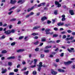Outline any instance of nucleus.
Returning <instances> with one entry per match:
<instances>
[{
	"label": "nucleus",
	"mask_w": 75,
	"mask_h": 75,
	"mask_svg": "<svg viewBox=\"0 0 75 75\" xmlns=\"http://www.w3.org/2000/svg\"><path fill=\"white\" fill-rule=\"evenodd\" d=\"M45 32H46V34H51V35L53 34L52 32L50 33V31H51L50 29H46L45 30Z\"/></svg>",
	"instance_id": "nucleus-1"
},
{
	"label": "nucleus",
	"mask_w": 75,
	"mask_h": 75,
	"mask_svg": "<svg viewBox=\"0 0 75 75\" xmlns=\"http://www.w3.org/2000/svg\"><path fill=\"white\" fill-rule=\"evenodd\" d=\"M42 62H40L39 63V64L38 65V66L39 67H38V71H41V67H42Z\"/></svg>",
	"instance_id": "nucleus-2"
},
{
	"label": "nucleus",
	"mask_w": 75,
	"mask_h": 75,
	"mask_svg": "<svg viewBox=\"0 0 75 75\" xmlns=\"http://www.w3.org/2000/svg\"><path fill=\"white\" fill-rule=\"evenodd\" d=\"M4 33L7 35H9V34H10L11 33V30H8L6 31H5L4 32Z\"/></svg>",
	"instance_id": "nucleus-3"
},
{
	"label": "nucleus",
	"mask_w": 75,
	"mask_h": 75,
	"mask_svg": "<svg viewBox=\"0 0 75 75\" xmlns=\"http://www.w3.org/2000/svg\"><path fill=\"white\" fill-rule=\"evenodd\" d=\"M64 64L66 65H69V64H71V63H72V61H69L67 62H64Z\"/></svg>",
	"instance_id": "nucleus-4"
},
{
	"label": "nucleus",
	"mask_w": 75,
	"mask_h": 75,
	"mask_svg": "<svg viewBox=\"0 0 75 75\" xmlns=\"http://www.w3.org/2000/svg\"><path fill=\"white\" fill-rule=\"evenodd\" d=\"M55 4L57 5L58 7H60L61 6V4H59V3L58 2L56 1L55 2Z\"/></svg>",
	"instance_id": "nucleus-5"
},
{
	"label": "nucleus",
	"mask_w": 75,
	"mask_h": 75,
	"mask_svg": "<svg viewBox=\"0 0 75 75\" xmlns=\"http://www.w3.org/2000/svg\"><path fill=\"white\" fill-rule=\"evenodd\" d=\"M70 50L69 49H67V50L69 51V52H72V51L74 50V48H71L70 49Z\"/></svg>",
	"instance_id": "nucleus-6"
},
{
	"label": "nucleus",
	"mask_w": 75,
	"mask_h": 75,
	"mask_svg": "<svg viewBox=\"0 0 75 75\" xmlns=\"http://www.w3.org/2000/svg\"><path fill=\"white\" fill-rule=\"evenodd\" d=\"M51 74H52L53 75H56V74H57V72L56 71H51Z\"/></svg>",
	"instance_id": "nucleus-7"
},
{
	"label": "nucleus",
	"mask_w": 75,
	"mask_h": 75,
	"mask_svg": "<svg viewBox=\"0 0 75 75\" xmlns=\"http://www.w3.org/2000/svg\"><path fill=\"white\" fill-rule=\"evenodd\" d=\"M2 74H4V73H5L6 72V71H7V70L5 69L4 70V69L2 68Z\"/></svg>",
	"instance_id": "nucleus-8"
},
{
	"label": "nucleus",
	"mask_w": 75,
	"mask_h": 75,
	"mask_svg": "<svg viewBox=\"0 0 75 75\" xmlns=\"http://www.w3.org/2000/svg\"><path fill=\"white\" fill-rule=\"evenodd\" d=\"M39 28H40V26H36L33 27V30H35L36 29Z\"/></svg>",
	"instance_id": "nucleus-9"
},
{
	"label": "nucleus",
	"mask_w": 75,
	"mask_h": 75,
	"mask_svg": "<svg viewBox=\"0 0 75 75\" xmlns=\"http://www.w3.org/2000/svg\"><path fill=\"white\" fill-rule=\"evenodd\" d=\"M15 57L14 56L11 57H8L7 58V59H14Z\"/></svg>",
	"instance_id": "nucleus-10"
},
{
	"label": "nucleus",
	"mask_w": 75,
	"mask_h": 75,
	"mask_svg": "<svg viewBox=\"0 0 75 75\" xmlns=\"http://www.w3.org/2000/svg\"><path fill=\"white\" fill-rule=\"evenodd\" d=\"M64 24V23H57V25L58 26H61V25H63Z\"/></svg>",
	"instance_id": "nucleus-11"
},
{
	"label": "nucleus",
	"mask_w": 75,
	"mask_h": 75,
	"mask_svg": "<svg viewBox=\"0 0 75 75\" xmlns=\"http://www.w3.org/2000/svg\"><path fill=\"white\" fill-rule=\"evenodd\" d=\"M48 18L45 17H44L41 18V20L42 21H44V20H47Z\"/></svg>",
	"instance_id": "nucleus-12"
},
{
	"label": "nucleus",
	"mask_w": 75,
	"mask_h": 75,
	"mask_svg": "<svg viewBox=\"0 0 75 75\" xmlns=\"http://www.w3.org/2000/svg\"><path fill=\"white\" fill-rule=\"evenodd\" d=\"M34 8V6H33L31 8H29L28 9V12H29L30 11H31V10H33Z\"/></svg>",
	"instance_id": "nucleus-13"
},
{
	"label": "nucleus",
	"mask_w": 75,
	"mask_h": 75,
	"mask_svg": "<svg viewBox=\"0 0 75 75\" xmlns=\"http://www.w3.org/2000/svg\"><path fill=\"white\" fill-rule=\"evenodd\" d=\"M16 2V0H11V4H14Z\"/></svg>",
	"instance_id": "nucleus-14"
},
{
	"label": "nucleus",
	"mask_w": 75,
	"mask_h": 75,
	"mask_svg": "<svg viewBox=\"0 0 75 75\" xmlns=\"http://www.w3.org/2000/svg\"><path fill=\"white\" fill-rule=\"evenodd\" d=\"M24 51V49H20L18 50L17 51V52H23V51Z\"/></svg>",
	"instance_id": "nucleus-15"
},
{
	"label": "nucleus",
	"mask_w": 75,
	"mask_h": 75,
	"mask_svg": "<svg viewBox=\"0 0 75 75\" xmlns=\"http://www.w3.org/2000/svg\"><path fill=\"white\" fill-rule=\"evenodd\" d=\"M69 12L70 13L71 15H74V11L73 10H70L69 11Z\"/></svg>",
	"instance_id": "nucleus-16"
},
{
	"label": "nucleus",
	"mask_w": 75,
	"mask_h": 75,
	"mask_svg": "<svg viewBox=\"0 0 75 75\" xmlns=\"http://www.w3.org/2000/svg\"><path fill=\"white\" fill-rule=\"evenodd\" d=\"M58 71L60 72H65V71L62 69H58Z\"/></svg>",
	"instance_id": "nucleus-17"
},
{
	"label": "nucleus",
	"mask_w": 75,
	"mask_h": 75,
	"mask_svg": "<svg viewBox=\"0 0 75 75\" xmlns=\"http://www.w3.org/2000/svg\"><path fill=\"white\" fill-rule=\"evenodd\" d=\"M16 8V6H13V7H12L10 9H9V11H11V10H13Z\"/></svg>",
	"instance_id": "nucleus-18"
},
{
	"label": "nucleus",
	"mask_w": 75,
	"mask_h": 75,
	"mask_svg": "<svg viewBox=\"0 0 75 75\" xmlns=\"http://www.w3.org/2000/svg\"><path fill=\"white\" fill-rule=\"evenodd\" d=\"M31 35H33L35 36V35H38V33H33Z\"/></svg>",
	"instance_id": "nucleus-19"
},
{
	"label": "nucleus",
	"mask_w": 75,
	"mask_h": 75,
	"mask_svg": "<svg viewBox=\"0 0 75 75\" xmlns=\"http://www.w3.org/2000/svg\"><path fill=\"white\" fill-rule=\"evenodd\" d=\"M21 3V4H23V1H22V0H19L18 1V3Z\"/></svg>",
	"instance_id": "nucleus-20"
},
{
	"label": "nucleus",
	"mask_w": 75,
	"mask_h": 75,
	"mask_svg": "<svg viewBox=\"0 0 75 75\" xmlns=\"http://www.w3.org/2000/svg\"><path fill=\"white\" fill-rule=\"evenodd\" d=\"M51 48V46H47L45 47V49H48V48Z\"/></svg>",
	"instance_id": "nucleus-21"
},
{
	"label": "nucleus",
	"mask_w": 75,
	"mask_h": 75,
	"mask_svg": "<svg viewBox=\"0 0 75 75\" xmlns=\"http://www.w3.org/2000/svg\"><path fill=\"white\" fill-rule=\"evenodd\" d=\"M34 64L35 65H36V64H37L36 63L37 61V59H34Z\"/></svg>",
	"instance_id": "nucleus-22"
},
{
	"label": "nucleus",
	"mask_w": 75,
	"mask_h": 75,
	"mask_svg": "<svg viewBox=\"0 0 75 75\" xmlns=\"http://www.w3.org/2000/svg\"><path fill=\"white\" fill-rule=\"evenodd\" d=\"M14 32H15V30L14 29H12L11 30V33H14Z\"/></svg>",
	"instance_id": "nucleus-23"
},
{
	"label": "nucleus",
	"mask_w": 75,
	"mask_h": 75,
	"mask_svg": "<svg viewBox=\"0 0 75 75\" xmlns=\"http://www.w3.org/2000/svg\"><path fill=\"white\" fill-rule=\"evenodd\" d=\"M35 67H36V65H35V64L33 66V65L31 66L30 67L32 68H34Z\"/></svg>",
	"instance_id": "nucleus-24"
},
{
	"label": "nucleus",
	"mask_w": 75,
	"mask_h": 75,
	"mask_svg": "<svg viewBox=\"0 0 75 75\" xmlns=\"http://www.w3.org/2000/svg\"><path fill=\"white\" fill-rule=\"evenodd\" d=\"M25 41H27L28 40V37L27 36L25 38H24Z\"/></svg>",
	"instance_id": "nucleus-25"
},
{
	"label": "nucleus",
	"mask_w": 75,
	"mask_h": 75,
	"mask_svg": "<svg viewBox=\"0 0 75 75\" xmlns=\"http://www.w3.org/2000/svg\"><path fill=\"white\" fill-rule=\"evenodd\" d=\"M38 42H39L38 41H37L36 42H34V44L35 45H37V44H38Z\"/></svg>",
	"instance_id": "nucleus-26"
},
{
	"label": "nucleus",
	"mask_w": 75,
	"mask_h": 75,
	"mask_svg": "<svg viewBox=\"0 0 75 75\" xmlns=\"http://www.w3.org/2000/svg\"><path fill=\"white\" fill-rule=\"evenodd\" d=\"M28 72H29V71H27V72H24V74H26V75H28Z\"/></svg>",
	"instance_id": "nucleus-27"
},
{
	"label": "nucleus",
	"mask_w": 75,
	"mask_h": 75,
	"mask_svg": "<svg viewBox=\"0 0 75 75\" xmlns=\"http://www.w3.org/2000/svg\"><path fill=\"white\" fill-rule=\"evenodd\" d=\"M16 43L15 42H13L11 43V45L12 46H13V45H14Z\"/></svg>",
	"instance_id": "nucleus-28"
},
{
	"label": "nucleus",
	"mask_w": 75,
	"mask_h": 75,
	"mask_svg": "<svg viewBox=\"0 0 75 75\" xmlns=\"http://www.w3.org/2000/svg\"><path fill=\"white\" fill-rule=\"evenodd\" d=\"M2 53H3V54H6V53H7V51H6V50L3 51L2 52Z\"/></svg>",
	"instance_id": "nucleus-29"
},
{
	"label": "nucleus",
	"mask_w": 75,
	"mask_h": 75,
	"mask_svg": "<svg viewBox=\"0 0 75 75\" xmlns=\"http://www.w3.org/2000/svg\"><path fill=\"white\" fill-rule=\"evenodd\" d=\"M53 30L55 31H58V29L57 28H54Z\"/></svg>",
	"instance_id": "nucleus-30"
},
{
	"label": "nucleus",
	"mask_w": 75,
	"mask_h": 75,
	"mask_svg": "<svg viewBox=\"0 0 75 75\" xmlns=\"http://www.w3.org/2000/svg\"><path fill=\"white\" fill-rule=\"evenodd\" d=\"M26 69H27V68L25 67L23 69H22L21 70V71H25Z\"/></svg>",
	"instance_id": "nucleus-31"
},
{
	"label": "nucleus",
	"mask_w": 75,
	"mask_h": 75,
	"mask_svg": "<svg viewBox=\"0 0 75 75\" xmlns=\"http://www.w3.org/2000/svg\"><path fill=\"white\" fill-rule=\"evenodd\" d=\"M44 51L45 52L47 53V52H49L50 51L49 50H45Z\"/></svg>",
	"instance_id": "nucleus-32"
},
{
	"label": "nucleus",
	"mask_w": 75,
	"mask_h": 75,
	"mask_svg": "<svg viewBox=\"0 0 75 75\" xmlns=\"http://www.w3.org/2000/svg\"><path fill=\"white\" fill-rule=\"evenodd\" d=\"M67 31L68 33H72V31L70 30H67Z\"/></svg>",
	"instance_id": "nucleus-33"
},
{
	"label": "nucleus",
	"mask_w": 75,
	"mask_h": 75,
	"mask_svg": "<svg viewBox=\"0 0 75 75\" xmlns=\"http://www.w3.org/2000/svg\"><path fill=\"white\" fill-rule=\"evenodd\" d=\"M33 75H36L37 74V72L36 71H34L33 73Z\"/></svg>",
	"instance_id": "nucleus-34"
},
{
	"label": "nucleus",
	"mask_w": 75,
	"mask_h": 75,
	"mask_svg": "<svg viewBox=\"0 0 75 75\" xmlns=\"http://www.w3.org/2000/svg\"><path fill=\"white\" fill-rule=\"evenodd\" d=\"M8 65H9V66H11V65H12V63L11 62H8Z\"/></svg>",
	"instance_id": "nucleus-35"
},
{
	"label": "nucleus",
	"mask_w": 75,
	"mask_h": 75,
	"mask_svg": "<svg viewBox=\"0 0 75 75\" xmlns=\"http://www.w3.org/2000/svg\"><path fill=\"white\" fill-rule=\"evenodd\" d=\"M16 19L15 18H14L11 19V21H16Z\"/></svg>",
	"instance_id": "nucleus-36"
},
{
	"label": "nucleus",
	"mask_w": 75,
	"mask_h": 75,
	"mask_svg": "<svg viewBox=\"0 0 75 75\" xmlns=\"http://www.w3.org/2000/svg\"><path fill=\"white\" fill-rule=\"evenodd\" d=\"M41 41L42 42H43L44 41H46V39H42L41 40Z\"/></svg>",
	"instance_id": "nucleus-37"
},
{
	"label": "nucleus",
	"mask_w": 75,
	"mask_h": 75,
	"mask_svg": "<svg viewBox=\"0 0 75 75\" xmlns=\"http://www.w3.org/2000/svg\"><path fill=\"white\" fill-rule=\"evenodd\" d=\"M24 38V37L23 36H21L19 37V40H21V39H23Z\"/></svg>",
	"instance_id": "nucleus-38"
},
{
	"label": "nucleus",
	"mask_w": 75,
	"mask_h": 75,
	"mask_svg": "<svg viewBox=\"0 0 75 75\" xmlns=\"http://www.w3.org/2000/svg\"><path fill=\"white\" fill-rule=\"evenodd\" d=\"M53 37H58V35L54 34L53 35Z\"/></svg>",
	"instance_id": "nucleus-39"
},
{
	"label": "nucleus",
	"mask_w": 75,
	"mask_h": 75,
	"mask_svg": "<svg viewBox=\"0 0 75 75\" xmlns=\"http://www.w3.org/2000/svg\"><path fill=\"white\" fill-rule=\"evenodd\" d=\"M18 69H15L14 70V71L15 72H18Z\"/></svg>",
	"instance_id": "nucleus-40"
},
{
	"label": "nucleus",
	"mask_w": 75,
	"mask_h": 75,
	"mask_svg": "<svg viewBox=\"0 0 75 75\" xmlns=\"http://www.w3.org/2000/svg\"><path fill=\"white\" fill-rule=\"evenodd\" d=\"M66 20L65 18H62V21H65Z\"/></svg>",
	"instance_id": "nucleus-41"
},
{
	"label": "nucleus",
	"mask_w": 75,
	"mask_h": 75,
	"mask_svg": "<svg viewBox=\"0 0 75 75\" xmlns=\"http://www.w3.org/2000/svg\"><path fill=\"white\" fill-rule=\"evenodd\" d=\"M14 74V72H11L9 73V75H13Z\"/></svg>",
	"instance_id": "nucleus-42"
},
{
	"label": "nucleus",
	"mask_w": 75,
	"mask_h": 75,
	"mask_svg": "<svg viewBox=\"0 0 75 75\" xmlns=\"http://www.w3.org/2000/svg\"><path fill=\"white\" fill-rule=\"evenodd\" d=\"M33 60H30V63H29L30 65H31V64H32V63H33Z\"/></svg>",
	"instance_id": "nucleus-43"
},
{
	"label": "nucleus",
	"mask_w": 75,
	"mask_h": 75,
	"mask_svg": "<svg viewBox=\"0 0 75 75\" xmlns=\"http://www.w3.org/2000/svg\"><path fill=\"white\" fill-rule=\"evenodd\" d=\"M40 14V12H38L36 13V16H38Z\"/></svg>",
	"instance_id": "nucleus-44"
},
{
	"label": "nucleus",
	"mask_w": 75,
	"mask_h": 75,
	"mask_svg": "<svg viewBox=\"0 0 75 75\" xmlns=\"http://www.w3.org/2000/svg\"><path fill=\"white\" fill-rule=\"evenodd\" d=\"M13 11H11L10 12H9L8 13V14H9V15H10V14H11V13H13Z\"/></svg>",
	"instance_id": "nucleus-45"
},
{
	"label": "nucleus",
	"mask_w": 75,
	"mask_h": 75,
	"mask_svg": "<svg viewBox=\"0 0 75 75\" xmlns=\"http://www.w3.org/2000/svg\"><path fill=\"white\" fill-rule=\"evenodd\" d=\"M61 33L62 34H66V33H67V32H66L65 31H63V32H62Z\"/></svg>",
	"instance_id": "nucleus-46"
},
{
	"label": "nucleus",
	"mask_w": 75,
	"mask_h": 75,
	"mask_svg": "<svg viewBox=\"0 0 75 75\" xmlns=\"http://www.w3.org/2000/svg\"><path fill=\"white\" fill-rule=\"evenodd\" d=\"M59 61V60L58 59H57L56 60V62H58Z\"/></svg>",
	"instance_id": "nucleus-47"
},
{
	"label": "nucleus",
	"mask_w": 75,
	"mask_h": 75,
	"mask_svg": "<svg viewBox=\"0 0 75 75\" xmlns=\"http://www.w3.org/2000/svg\"><path fill=\"white\" fill-rule=\"evenodd\" d=\"M57 10H56L55 11H54V14H57Z\"/></svg>",
	"instance_id": "nucleus-48"
},
{
	"label": "nucleus",
	"mask_w": 75,
	"mask_h": 75,
	"mask_svg": "<svg viewBox=\"0 0 75 75\" xmlns=\"http://www.w3.org/2000/svg\"><path fill=\"white\" fill-rule=\"evenodd\" d=\"M54 41H52L49 42V43H54Z\"/></svg>",
	"instance_id": "nucleus-49"
},
{
	"label": "nucleus",
	"mask_w": 75,
	"mask_h": 75,
	"mask_svg": "<svg viewBox=\"0 0 75 75\" xmlns=\"http://www.w3.org/2000/svg\"><path fill=\"white\" fill-rule=\"evenodd\" d=\"M5 38V36L4 35H3L1 38V39H3V38Z\"/></svg>",
	"instance_id": "nucleus-50"
},
{
	"label": "nucleus",
	"mask_w": 75,
	"mask_h": 75,
	"mask_svg": "<svg viewBox=\"0 0 75 75\" xmlns=\"http://www.w3.org/2000/svg\"><path fill=\"white\" fill-rule=\"evenodd\" d=\"M39 50V48H36L35 49V50L36 51H38Z\"/></svg>",
	"instance_id": "nucleus-51"
},
{
	"label": "nucleus",
	"mask_w": 75,
	"mask_h": 75,
	"mask_svg": "<svg viewBox=\"0 0 75 75\" xmlns=\"http://www.w3.org/2000/svg\"><path fill=\"white\" fill-rule=\"evenodd\" d=\"M9 29H11V28H12V25H9Z\"/></svg>",
	"instance_id": "nucleus-52"
},
{
	"label": "nucleus",
	"mask_w": 75,
	"mask_h": 75,
	"mask_svg": "<svg viewBox=\"0 0 75 75\" xmlns=\"http://www.w3.org/2000/svg\"><path fill=\"white\" fill-rule=\"evenodd\" d=\"M33 14H34V13L32 12L30 13L29 15L30 16H31L32 15H33Z\"/></svg>",
	"instance_id": "nucleus-53"
},
{
	"label": "nucleus",
	"mask_w": 75,
	"mask_h": 75,
	"mask_svg": "<svg viewBox=\"0 0 75 75\" xmlns=\"http://www.w3.org/2000/svg\"><path fill=\"white\" fill-rule=\"evenodd\" d=\"M45 4V3H41L40 4V6H43V5H44Z\"/></svg>",
	"instance_id": "nucleus-54"
},
{
	"label": "nucleus",
	"mask_w": 75,
	"mask_h": 75,
	"mask_svg": "<svg viewBox=\"0 0 75 75\" xmlns=\"http://www.w3.org/2000/svg\"><path fill=\"white\" fill-rule=\"evenodd\" d=\"M44 56V54H41L40 57L41 58H43Z\"/></svg>",
	"instance_id": "nucleus-55"
},
{
	"label": "nucleus",
	"mask_w": 75,
	"mask_h": 75,
	"mask_svg": "<svg viewBox=\"0 0 75 75\" xmlns=\"http://www.w3.org/2000/svg\"><path fill=\"white\" fill-rule=\"evenodd\" d=\"M62 18H65V15H63L62 16Z\"/></svg>",
	"instance_id": "nucleus-56"
},
{
	"label": "nucleus",
	"mask_w": 75,
	"mask_h": 75,
	"mask_svg": "<svg viewBox=\"0 0 75 75\" xmlns=\"http://www.w3.org/2000/svg\"><path fill=\"white\" fill-rule=\"evenodd\" d=\"M6 29H7L6 28H5L3 30V31H6Z\"/></svg>",
	"instance_id": "nucleus-57"
},
{
	"label": "nucleus",
	"mask_w": 75,
	"mask_h": 75,
	"mask_svg": "<svg viewBox=\"0 0 75 75\" xmlns=\"http://www.w3.org/2000/svg\"><path fill=\"white\" fill-rule=\"evenodd\" d=\"M66 37H67V36L65 35H64L63 37V38H66Z\"/></svg>",
	"instance_id": "nucleus-58"
},
{
	"label": "nucleus",
	"mask_w": 75,
	"mask_h": 75,
	"mask_svg": "<svg viewBox=\"0 0 75 75\" xmlns=\"http://www.w3.org/2000/svg\"><path fill=\"white\" fill-rule=\"evenodd\" d=\"M5 59V58L4 57H1V60H4V59Z\"/></svg>",
	"instance_id": "nucleus-59"
},
{
	"label": "nucleus",
	"mask_w": 75,
	"mask_h": 75,
	"mask_svg": "<svg viewBox=\"0 0 75 75\" xmlns=\"http://www.w3.org/2000/svg\"><path fill=\"white\" fill-rule=\"evenodd\" d=\"M30 14L26 16L25 17H26V18H28V17H30Z\"/></svg>",
	"instance_id": "nucleus-60"
},
{
	"label": "nucleus",
	"mask_w": 75,
	"mask_h": 75,
	"mask_svg": "<svg viewBox=\"0 0 75 75\" xmlns=\"http://www.w3.org/2000/svg\"><path fill=\"white\" fill-rule=\"evenodd\" d=\"M3 25V23H2V22H0V26H2V25Z\"/></svg>",
	"instance_id": "nucleus-61"
},
{
	"label": "nucleus",
	"mask_w": 75,
	"mask_h": 75,
	"mask_svg": "<svg viewBox=\"0 0 75 75\" xmlns=\"http://www.w3.org/2000/svg\"><path fill=\"white\" fill-rule=\"evenodd\" d=\"M30 61H31V60L28 59L27 60V62H28V63H29L30 62Z\"/></svg>",
	"instance_id": "nucleus-62"
},
{
	"label": "nucleus",
	"mask_w": 75,
	"mask_h": 75,
	"mask_svg": "<svg viewBox=\"0 0 75 75\" xmlns=\"http://www.w3.org/2000/svg\"><path fill=\"white\" fill-rule=\"evenodd\" d=\"M38 37H37V36H35V37H34V39H38Z\"/></svg>",
	"instance_id": "nucleus-63"
},
{
	"label": "nucleus",
	"mask_w": 75,
	"mask_h": 75,
	"mask_svg": "<svg viewBox=\"0 0 75 75\" xmlns=\"http://www.w3.org/2000/svg\"><path fill=\"white\" fill-rule=\"evenodd\" d=\"M70 38V40H73V39H74V37H71Z\"/></svg>",
	"instance_id": "nucleus-64"
}]
</instances>
